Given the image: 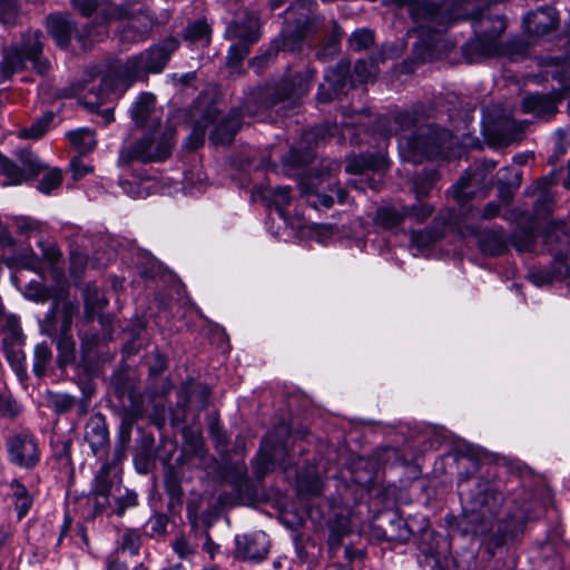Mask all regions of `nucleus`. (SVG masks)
I'll list each match as a JSON object with an SVG mask.
<instances>
[{
    "mask_svg": "<svg viewBox=\"0 0 570 570\" xmlns=\"http://www.w3.org/2000/svg\"><path fill=\"white\" fill-rule=\"evenodd\" d=\"M179 41L173 37L166 38L159 45L128 58L125 62L117 60L110 63L109 71L101 79L98 104H102L109 94L122 92L136 80L144 79L149 72H161L170 55L177 50Z\"/></svg>",
    "mask_w": 570,
    "mask_h": 570,
    "instance_id": "f257e3e1",
    "label": "nucleus"
},
{
    "mask_svg": "<svg viewBox=\"0 0 570 570\" xmlns=\"http://www.w3.org/2000/svg\"><path fill=\"white\" fill-rule=\"evenodd\" d=\"M394 120L402 131L415 128L411 134H403L399 138L401 153L412 163L441 156L450 146L452 135L449 130L432 125L416 126V119L411 112H399Z\"/></svg>",
    "mask_w": 570,
    "mask_h": 570,
    "instance_id": "f03ea898",
    "label": "nucleus"
},
{
    "mask_svg": "<svg viewBox=\"0 0 570 570\" xmlns=\"http://www.w3.org/2000/svg\"><path fill=\"white\" fill-rule=\"evenodd\" d=\"M174 129L171 127H157L148 129V132L137 142L124 147L119 161L128 164L131 160L142 163L160 161L170 155L174 145Z\"/></svg>",
    "mask_w": 570,
    "mask_h": 570,
    "instance_id": "7ed1b4c3",
    "label": "nucleus"
},
{
    "mask_svg": "<svg viewBox=\"0 0 570 570\" xmlns=\"http://www.w3.org/2000/svg\"><path fill=\"white\" fill-rule=\"evenodd\" d=\"M43 35L37 30L23 36L20 47L9 49L2 61V78L23 69L27 61L41 76L49 72L51 65L42 56Z\"/></svg>",
    "mask_w": 570,
    "mask_h": 570,
    "instance_id": "20e7f679",
    "label": "nucleus"
},
{
    "mask_svg": "<svg viewBox=\"0 0 570 570\" xmlns=\"http://www.w3.org/2000/svg\"><path fill=\"white\" fill-rule=\"evenodd\" d=\"M472 19L476 35V39L471 43L472 48L485 58L505 55L504 46L498 41L507 28L505 19L500 16L492 17L484 11L475 12Z\"/></svg>",
    "mask_w": 570,
    "mask_h": 570,
    "instance_id": "39448f33",
    "label": "nucleus"
},
{
    "mask_svg": "<svg viewBox=\"0 0 570 570\" xmlns=\"http://www.w3.org/2000/svg\"><path fill=\"white\" fill-rule=\"evenodd\" d=\"M6 448L9 462L20 469L32 470L40 462L41 450L38 440L28 430L10 433Z\"/></svg>",
    "mask_w": 570,
    "mask_h": 570,
    "instance_id": "423d86ee",
    "label": "nucleus"
},
{
    "mask_svg": "<svg viewBox=\"0 0 570 570\" xmlns=\"http://www.w3.org/2000/svg\"><path fill=\"white\" fill-rule=\"evenodd\" d=\"M47 166L29 149L17 153V161L2 156V186H18L27 183L39 174Z\"/></svg>",
    "mask_w": 570,
    "mask_h": 570,
    "instance_id": "0eeeda50",
    "label": "nucleus"
},
{
    "mask_svg": "<svg viewBox=\"0 0 570 570\" xmlns=\"http://www.w3.org/2000/svg\"><path fill=\"white\" fill-rule=\"evenodd\" d=\"M258 18L255 14H246L244 20H235L227 28V33L239 42L233 45L227 55V65L229 67L237 66L249 53V45L257 41L258 35Z\"/></svg>",
    "mask_w": 570,
    "mask_h": 570,
    "instance_id": "6e6552de",
    "label": "nucleus"
},
{
    "mask_svg": "<svg viewBox=\"0 0 570 570\" xmlns=\"http://www.w3.org/2000/svg\"><path fill=\"white\" fill-rule=\"evenodd\" d=\"M559 247L552 248L554 252L553 269L532 268L528 273V278L535 286L549 285L554 278L570 277V236L562 235L558 237Z\"/></svg>",
    "mask_w": 570,
    "mask_h": 570,
    "instance_id": "1a4fd4ad",
    "label": "nucleus"
},
{
    "mask_svg": "<svg viewBox=\"0 0 570 570\" xmlns=\"http://www.w3.org/2000/svg\"><path fill=\"white\" fill-rule=\"evenodd\" d=\"M464 501L463 494H461ZM503 494L495 483L487 482L485 484H478L475 493L465 499L470 507L464 508L470 514L471 521L476 520L474 514L480 515L481 520L487 517L493 515L503 503Z\"/></svg>",
    "mask_w": 570,
    "mask_h": 570,
    "instance_id": "9d476101",
    "label": "nucleus"
},
{
    "mask_svg": "<svg viewBox=\"0 0 570 570\" xmlns=\"http://www.w3.org/2000/svg\"><path fill=\"white\" fill-rule=\"evenodd\" d=\"M562 88L550 95L531 94L522 99V110L525 114H532L534 117H550L558 111L557 105L560 102L566 91L570 90V78H558Z\"/></svg>",
    "mask_w": 570,
    "mask_h": 570,
    "instance_id": "9b49d317",
    "label": "nucleus"
},
{
    "mask_svg": "<svg viewBox=\"0 0 570 570\" xmlns=\"http://www.w3.org/2000/svg\"><path fill=\"white\" fill-rule=\"evenodd\" d=\"M83 438L95 456L102 459L106 455L109 448V431L102 414L95 413L89 417Z\"/></svg>",
    "mask_w": 570,
    "mask_h": 570,
    "instance_id": "f8f14e48",
    "label": "nucleus"
},
{
    "mask_svg": "<svg viewBox=\"0 0 570 570\" xmlns=\"http://www.w3.org/2000/svg\"><path fill=\"white\" fill-rule=\"evenodd\" d=\"M268 550V538L262 531L236 537V553L244 560L261 561L267 556Z\"/></svg>",
    "mask_w": 570,
    "mask_h": 570,
    "instance_id": "ddd939ff",
    "label": "nucleus"
},
{
    "mask_svg": "<svg viewBox=\"0 0 570 570\" xmlns=\"http://www.w3.org/2000/svg\"><path fill=\"white\" fill-rule=\"evenodd\" d=\"M314 78V71H308L306 76H296L293 80H284L278 85L273 95L271 105L275 106L283 101H288L291 106L307 94L309 83Z\"/></svg>",
    "mask_w": 570,
    "mask_h": 570,
    "instance_id": "4468645a",
    "label": "nucleus"
},
{
    "mask_svg": "<svg viewBox=\"0 0 570 570\" xmlns=\"http://www.w3.org/2000/svg\"><path fill=\"white\" fill-rule=\"evenodd\" d=\"M131 118L142 129L161 127V111L156 108L155 96L142 94L131 108Z\"/></svg>",
    "mask_w": 570,
    "mask_h": 570,
    "instance_id": "2eb2a0df",
    "label": "nucleus"
},
{
    "mask_svg": "<svg viewBox=\"0 0 570 570\" xmlns=\"http://www.w3.org/2000/svg\"><path fill=\"white\" fill-rule=\"evenodd\" d=\"M350 66L338 63L335 68L326 70L324 82L318 87L317 99L321 102H328L337 97L346 86Z\"/></svg>",
    "mask_w": 570,
    "mask_h": 570,
    "instance_id": "dca6fc26",
    "label": "nucleus"
},
{
    "mask_svg": "<svg viewBox=\"0 0 570 570\" xmlns=\"http://www.w3.org/2000/svg\"><path fill=\"white\" fill-rule=\"evenodd\" d=\"M559 18L557 11L551 7H543L530 12L523 19L524 30L529 35L543 36L558 27Z\"/></svg>",
    "mask_w": 570,
    "mask_h": 570,
    "instance_id": "f3484780",
    "label": "nucleus"
},
{
    "mask_svg": "<svg viewBox=\"0 0 570 570\" xmlns=\"http://www.w3.org/2000/svg\"><path fill=\"white\" fill-rule=\"evenodd\" d=\"M387 160L381 153L353 156L347 159L345 170L354 175H363L368 170L383 171L386 169Z\"/></svg>",
    "mask_w": 570,
    "mask_h": 570,
    "instance_id": "a211bd4d",
    "label": "nucleus"
},
{
    "mask_svg": "<svg viewBox=\"0 0 570 570\" xmlns=\"http://www.w3.org/2000/svg\"><path fill=\"white\" fill-rule=\"evenodd\" d=\"M47 30L57 46L67 48L70 43L75 26L67 16L55 13L47 18Z\"/></svg>",
    "mask_w": 570,
    "mask_h": 570,
    "instance_id": "6ab92c4d",
    "label": "nucleus"
},
{
    "mask_svg": "<svg viewBox=\"0 0 570 570\" xmlns=\"http://www.w3.org/2000/svg\"><path fill=\"white\" fill-rule=\"evenodd\" d=\"M8 499L11 501L19 520L24 518L33 505V495L18 479H12L8 484Z\"/></svg>",
    "mask_w": 570,
    "mask_h": 570,
    "instance_id": "aec40b11",
    "label": "nucleus"
},
{
    "mask_svg": "<svg viewBox=\"0 0 570 570\" xmlns=\"http://www.w3.org/2000/svg\"><path fill=\"white\" fill-rule=\"evenodd\" d=\"M254 197L261 198L268 205H274L281 217L285 218L284 208L291 203V188L277 187L271 188L269 186H259L255 189Z\"/></svg>",
    "mask_w": 570,
    "mask_h": 570,
    "instance_id": "412c9836",
    "label": "nucleus"
},
{
    "mask_svg": "<svg viewBox=\"0 0 570 570\" xmlns=\"http://www.w3.org/2000/svg\"><path fill=\"white\" fill-rule=\"evenodd\" d=\"M240 127V111L232 110L230 114L223 118L210 135V139L215 144H229Z\"/></svg>",
    "mask_w": 570,
    "mask_h": 570,
    "instance_id": "4be33fe9",
    "label": "nucleus"
},
{
    "mask_svg": "<svg viewBox=\"0 0 570 570\" xmlns=\"http://www.w3.org/2000/svg\"><path fill=\"white\" fill-rule=\"evenodd\" d=\"M481 249L489 255H501L508 248V240L503 229L485 230L480 235Z\"/></svg>",
    "mask_w": 570,
    "mask_h": 570,
    "instance_id": "5701e85b",
    "label": "nucleus"
},
{
    "mask_svg": "<svg viewBox=\"0 0 570 570\" xmlns=\"http://www.w3.org/2000/svg\"><path fill=\"white\" fill-rule=\"evenodd\" d=\"M111 464L105 462L95 478L94 493L97 498V504L105 507L108 504V497L111 490V481L109 480Z\"/></svg>",
    "mask_w": 570,
    "mask_h": 570,
    "instance_id": "b1692460",
    "label": "nucleus"
},
{
    "mask_svg": "<svg viewBox=\"0 0 570 570\" xmlns=\"http://www.w3.org/2000/svg\"><path fill=\"white\" fill-rule=\"evenodd\" d=\"M67 137L71 145L77 148L80 154H87L96 147L95 134L89 128H78L69 131Z\"/></svg>",
    "mask_w": 570,
    "mask_h": 570,
    "instance_id": "393cba45",
    "label": "nucleus"
},
{
    "mask_svg": "<svg viewBox=\"0 0 570 570\" xmlns=\"http://www.w3.org/2000/svg\"><path fill=\"white\" fill-rule=\"evenodd\" d=\"M107 305V299L100 293L97 287H88L85 295V307H86V318L88 321L92 320L95 316H99L100 323H102V316L100 312Z\"/></svg>",
    "mask_w": 570,
    "mask_h": 570,
    "instance_id": "a878e982",
    "label": "nucleus"
},
{
    "mask_svg": "<svg viewBox=\"0 0 570 570\" xmlns=\"http://www.w3.org/2000/svg\"><path fill=\"white\" fill-rule=\"evenodd\" d=\"M405 219L404 207H381L376 212L375 222L383 228H394Z\"/></svg>",
    "mask_w": 570,
    "mask_h": 570,
    "instance_id": "bb28decb",
    "label": "nucleus"
},
{
    "mask_svg": "<svg viewBox=\"0 0 570 570\" xmlns=\"http://www.w3.org/2000/svg\"><path fill=\"white\" fill-rule=\"evenodd\" d=\"M185 39L200 46H206L210 41V28L206 21L197 20L187 27Z\"/></svg>",
    "mask_w": 570,
    "mask_h": 570,
    "instance_id": "cd10ccee",
    "label": "nucleus"
},
{
    "mask_svg": "<svg viewBox=\"0 0 570 570\" xmlns=\"http://www.w3.org/2000/svg\"><path fill=\"white\" fill-rule=\"evenodd\" d=\"M472 178L469 174L462 176L459 181L452 186L449 194L452 195L453 199L458 202L459 205L465 204L473 197L472 190Z\"/></svg>",
    "mask_w": 570,
    "mask_h": 570,
    "instance_id": "c85d7f7f",
    "label": "nucleus"
},
{
    "mask_svg": "<svg viewBox=\"0 0 570 570\" xmlns=\"http://www.w3.org/2000/svg\"><path fill=\"white\" fill-rule=\"evenodd\" d=\"M164 483L166 493L170 498V504H181L183 489L177 473L173 470H168L165 474Z\"/></svg>",
    "mask_w": 570,
    "mask_h": 570,
    "instance_id": "c756f323",
    "label": "nucleus"
},
{
    "mask_svg": "<svg viewBox=\"0 0 570 570\" xmlns=\"http://www.w3.org/2000/svg\"><path fill=\"white\" fill-rule=\"evenodd\" d=\"M438 180V174L433 170L424 171L417 175L413 181V188L417 198L425 197L430 194Z\"/></svg>",
    "mask_w": 570,
    "mask_h": 570,
    "instance_id": "7c9ffc66",
    "label": "nucleus"
},
{
    "mask_svg": "<svg viewBox=\"0 0 570 570\" xmlns=\"http://www.w3.org/2000/svg\"><path fill=\"white\" fill-rule=\"evenodd\" d=\"M323 487V480L317 474H299L297 478V488L301 492L317 495L322 492Z\"/></svg>",
    "mask_w": 570,
    "mask_h": 570,
    "instance_id": "2f4dec72",
    "label": "nucleus"
},
{
    "mask_svg": "<svg viewBox=\"0 0 570 570\" xmlns=\"http://www.w3.org/2000/svg\"><path fill=\"white\" fill-rule=\"evenodd\" d=\"M62 183V173L59 168H50L38 183L37 189L45 195H50L52 190L60 187Z\"/></svg>",
    "mask_w": 570,
    "mask_h": 570,
    "instance_id": "473e14b6",
    "label": "nucleus"
},
{
    "mask_svg": "<svg viewBox=\"0 0 570 570\" xmlns=\"http://www.w3.org/2000/svg\"><path fill=\"white\" fill-rule=\"evenodd\" d=\"M53 120V115L46 114L38 119L30 128L22 129L19 136L22 138L37 139L41 137L48 129L50 122Z\"/></svg>",
    "mask_w": 570,
    "mask_h": 570,
    "instance_id": "72a5a7b5",
    "label": "nucleus"
},
{
    "mask_svg": "<svg viewBox=\"0 0 570 570\" xmlns=\"http://www.w3.org/2000/svg\"><path fill=\"white\" fill-rule=\"evenodd\" d=\"M552 184V179L549 177L541 178L537 181L535 188L540 190V196L537 200V206L541 207L542 210L549 212L551 209L553 197L548 190L549 186Z\"/></svg>",
    "mask_w": 570,
    "mask_h": 570,
    "instance_id": "f704fd0d",
    "label": "nucleus"
},
{
    "mask_svg": "<svg viewBox=\"0 0 570 570\" xmlns=\"http://www.w3.org/2000/svg\"><path fill=\"white\" fill-rule=\"evenodd\" d=\"M374 41L372 31L367 29H360L354 31L350 37V47L355 51H361L368 48Z\"/></svg>",
    "mask_w": 570,
    "mask_h": 570,
    "instance_id": "c9c22d12",
    "label": "nucleus"
},
{
    "mask_svg": "<svg viewBox=\"0 0 570 570\" xmlns=\"http://www.w3.org/2000/svg\"><path fill=\"white\" fill-rule=\"evenodd\" d=\"M140 534L135 530H127L122 533L119 547L130 556H136L140 548Z\"/></svg>",
    "mask_w": 570,
    "mask_h": 570,
    "instance_id": "e433bc0d",
    "label": "nucleus"
},
{
    "mask_svg": "<svg viewBox=\"0 0 570 570\" xmlns=\"http://www.w3.org/2000/svg\"><path fill=\"white\" fill-rule=\"evenodd\" d=\"M520 186V176L514 173L512 179H508L505 176L499 178V197L502 203L509 204L512 198V189Z\"/></svg>",
    "mask_w": 570,
    "mask_h": 570,
    "instance_id": "4c0bfd02",
    "label": "nucleus"
},
{
    "mask_svg": "<svg viewBox=\"0 0 570 570\" xmlns=\"http://www.w3.org/2000/svg\"><path fill=\"white\" fill-rule=\"evenodd\" d=\"M405 218H412L417 223L425 222L433 213V207L428 204H416L411 207H405Z\"/></svg>",
    "mask_w": 570,
    "mask_h": 570,
    "instance_id": "58836bf2",
    "label": "nucleus"
},
{
    "mask_svg": "<svg viewBox=\"0 0 570 570\" xmlns=\"http://www.w3.org/2000/svg\"><path fill=\"white\" fill-rule=\"evenodd\" d=\"M435 239L436 237L433 232L428 229L417 230L413 232L411 237V244L417 249H424L430 247L435 242Z\"/></svg>",
    "mask_w": 570,
    "mask_h": 570,
    "instance_id": "ea45409f",
    "label": "nucleus"
},
{
    "mask_svg": "<svg viewBox=\"0 0 570 570\" xmlns=\"http://www.w3.org/2000/svg\"><path fill=\"white\" fill-rule=\"evenodd\" d=\"M510 242L519 252H527L533 247L534 238L531 232H521L513 234Z\"/></svg>",
    "mask_w": 570,
    "mask_h": 570,
    "instance_id": "a19ab883",
    "label": "nucleus"
},
{
    "mask_svg": "<svg viewBox=\"0 0 570 570\" xmlns=\"http://www.w3.org/2000/svg\"><path fill=\"white\" fill-rule=\"evenodd\" d=\"M7 360L18 376L24 374V354L21 350L8 351Z\"/></svg>",
    "mask_w": 570,
    "mask_h": 570,
    "instance_id": "79ce46f5",
    "label": "nucleus"
},
{
    "mask_svg": "<svg viewBox=\"0 0 570 570\" xmlns=\"http://www.w3.org/2000/svg\"><path fill=\"white\" fill-rule=\"evenodd\" d=\"M51 403L58 413H66L75 405V399L68 394H56L52 396Z\"/></svg>",
    "mask_w": 570,
    "mask_h": 570,
    "instance_id": "37998d69",
    "label": "nucleus"
},
{
    "mask_svg": "<svg viewBox=\"0 0 570 570\" xmlns=\"http://www.w3.org/2000/svg\"><path fill=\"white\" fill-rule=\"evenodd\" d=\"M57 345L61 352V356L66 360L71 358L75 351V341L69 334H60Z\"/></svg>",
    "mask_w": 570,
    "mask_h": 570,
    "instance_id": "c03bdc74",
    "label": "nucleus"
},
{
    "mask_svg": "<svg viewBox=\"0 0 570 570\" xmlns=\"http://www.w3.org/2000/svg\"><path fill=\"white\" fill-rule=\"evenodd\" d=\"M173 549L180 559H189L195 553L194 547L184 537L177 538L173 542Z\"/></svg>",
    "mask_w": 570,
    "mask_h": 570,
    "instance_id": "a18cd8bd",
    "label": "nucleus"
},
{
    "mask_svg": "<svg viewBox=\"0 0 570 570\" xmlns=\"http://www.w3.org/2000/svg\"><path fill=\"white\" fill-rule=\"evenodd\" d=\"M151 535H163L166 532L167 519L163 514L151 517L147 523Z\"/></svg>",
    "mask_w": 570,
    "mask_h": 570,
    "instance_id": "49530a36",
    "label": "nucleus"
},
{
    "mask_svg": "<svg viewBox=\"0 0 570 570\" xmlns=\"http://www.w3.org/2000/svg\"><path fill=\"white\" fill-rule=\"evenodd\" d=\"M117 515H122L126 509L137 504V494L132 491H126V494L117 499Z\"/></svg>",
    "mask_w": 570,
    "mask_h": 570,
    "instance_id": "de8ad7c7",
    "label": "nucleus"
},
{
    "mask_svg": "<svg viewBox=\"0 0 570 570\" xmlns=\"http://www.w3.org/2000/svg\"><path fill=\"white\" fill-rule=\"evenodd\" d=\"M76 312V307L73 306L72 303L70 302H66L63 303V306H62V314H63V318H62V323H61V327H60V334H69V331L71 328V322H72V316Z\"/></svg>",
    "mask_w": 570,
    "mask_h": 570,
    "instance_id": "09e8293b",
    "label": "nucleus"
},
{
    "mask_svg": "<svg viewBox=\"0 0 570 570\" xmlns=\"http://www.w3.org/2000/svg\"><path fill=\"white\" fill-rule=\"evenodd\" d=\"M21 412V405L11 397L2 395V416L14 417Z\"/></svg>",
    "mask_w": 570,
    "mask_h": 570,
    "instance_id": "8fccbe9b",
    "label": "nucleus"
},
{
    "mask_svg": "<svg viewBox=\"0 0 570 570\" xmlns=\"http://www.w3.org/2000/svg\"><path fill=\"white\" fill-rule=\"evenodd\" d=\"M394 523L397 525L399 532H397V534H392V533L387 534L386 533L387 538L390 540H397V541H402V542L407 541L411 537V531L409 530V528L399 518L395 521H392L391 525L393 527Z\"/></svg>",
    "mask_w": 570,
    "mask_h": 570,
    "instance_id": "3c124183",
    "label": "nucleus"
},
{
    "mask_svg": "<svg viewBox=\"0 0 570 570\" xmlns=\"http://www.w3.org/2000/svg\"><path fill=\"white\" fill-rule=\"evenodd\" d=\"M274 454L273 453H263L258 460V463L255 469V473L257 478H263L271 468Z\"/></svg>",
    "mask_w": 570,
    "mask_h": 570,
    "instance_id": "603ef678",
    "label": "nucleus"
},
{
    "mask_svg": "<svg viewBox=\"0 0 570 570\" xmlns=\"http://www.w3.org/2000/svg\"><path fill=\"white\" fill-rule=\"evenodd\" d=\"M70 169L72 171L73 178L77 180L81 179L91 171V168L83 164L79 158H75L70 161Z\"/></svg>",
    "mask_w": 570,
    "mask_h": 570,
    "instance_id": "864d4df0",
    "label": "nucleus"
},
{
    "mask_svg": "<svg viewBox=\"0 0 570 570\" xmlns=\"http://www.w3.org/2000/svg\"><path fill=\"white\" fill-rule=\"evenodd\" d=\"M75 9L82 16L88 17L96 10V0H72Z\"/></svg>",
    "mask_w": 570,
    "mask_h": 570,
    "instance_id": "5fc2aeb1",
    "label": "nucleus"
},
{
    "mask_svg": "<svg viewBox=\"0 0 570 570\" xmlns=\"http://www.w3.org/2000/svg\"><path fill=\"white\" fill-rule=\"evenodd\" d=\"M6 327L11 335L12 342L19 343L21 341L22 334H21V328H20L18 320H16L12 316L8 317L6 320Z\"/></svg>",
    "mask_w": 570,
    "mask_h": 570,
    "instance_id": "6e6d98bb",
    "label": "nucleus"
},
{
    "mask_svg": "<svg viewBox=\"0 0 570 570\" xmlns=\"http://www.w3.org/2000/svg\"><path fill=\"white\" fill-rule=\"evenodd\" d=\"M51 353L47 346H37L36 348V358L37 363L35 364V371L38 372L39 367H45L46 363L49 361Z\"/></svg>",
    "mask_w": 570,
    "mask_h": 570,
    "instance_id": "4d7b16f0",
    "label": "nucleus"
},
{
    "mask_svg": "<svg viewBox=\"0 0 570 570\" xmlns=\"http://www.w3.org/2000/svg\"><path fill=\"white\" fill-rule=\"evenodd\" d=\"M130 435H131L130 424L122 422L120 425L119 432H118L116 444L128 446V444L130 442Z\"/></svg>",
    "mask_w": 570,
    "mask_h": 570,
    "instance_id": "13d9d810",
    "label": "nucleus"
},
{
    "mask_svg": "<svg viewBox=\"0 0 570 570\" xmlns=\"http://www.w3.org/2000/svg\"><path fill=\"white\" fill-rule=\"evenodd\" d=\"M338 51V40L336 38H332L328 40L326 47L317 53L318 58H324L327 55H335Z\"/></svg>",
    "mask_w": 570,
    "mask_h": 570,
    "instance_id": "bf43d9fd",
    "label": "nucleus"
},
{
    "mask_svg": "<svg viewBox=\"0 0 570 570\" xmlns=\"http://www.w3.org/2000/svg\"><path fill=\"white\" fill-rule=\"evenodd\" d=\"M499 210H500L499 204H497L494 202H490L483 208L482 218L491 219V218L498 216Z\"/></svg>",
    "mask_w": 570,
    "mask_h": 570,
    "instance_id": "052dcab7",
    "label": "nucleus"
},
{
    "mask_svg": "<svg viewBox=\"0 0 570 570\" xmlns=\"http://www.w3.org/2000/svg\"><path fill=\"white\" fill-rule=\"evenodd\" d=\"M275 55L276 52H267L265 56L257 57L252 61V66L256 68L257 72H259L263 69L264 65L267 61H269Z\"/></svg>",
    "mask_w": 570,
    "mask_h": 570,
    "instance_id": "680f3d73",
    "label": "nucleus"
},
{
    "mask_svg": "<svg viewBox=\"0 0 570 570\" xmlns=\"http://www.w3.org/2000/svg\"><path fill=\"white\" fill-rule=\"evenodd\" d=\"M128 446L125 445H115L114 449V459L109 462L111 465L120 463L126 456V450Z\"/></svg>",
    "mask_w": 570,
    "mask_h": 570,
    "instance_id": "e2e57ef3",
    "label": "nucleus"
},
{
    "mask_svg": "<svg viewBox=\"0 0 570 570\" xmlns=\"http://www.w3.org/2000/svg\"><path fill=\"white\" fill-rule=\"evenodd\" d=\"M60 255V252L55 246L48 247L45 252V256L50 263H55L56 261H58Z\"/></svg>",
    "mask_w": 570,
    "mask_h": 570,
    "instance_id": "0e129e2a",
    "label": "nucleus"
},
{
    "mask_svg": "<svg viewBox=\"0 0 570 570\" xmlns=\"http://www.w3.org/2000/svg\"><path fill=\"white\" fill-rule=\"evenodd\" d=\"M204 549L212 556L214 557L215 552L218 550V546L213 542V540L210 539L209 534L207 533L206 534V541L204 543Z\"/></svg>",
    "mask_w": 570,
    "mask_h": 570,
    "instance_id": "69168bd1",
    "label": "nucleus"
},
{
    "mask_svg": "<svg viewBox=\"0 0 570 570\" xmlns=\"http://www.w3.org/2000/svg\"><path fill=\"white\" fill-rule=\"evenodd\" d=\"M107 570H127L124 563H120L111 558L107 559Z\"/></svg>",
    "mask_w": 570,
    "mask_h": 570,
    "instance_id": "338daca9",
    "label": "nucleus"
},
{
    "mask_svg": "<svg viewBox=\"0 0 570 570\" xmlns=\"http://www.w3.org/2000/svg\"><path fill=\"white\" fill-rule=\"evenodd\" d=\"M100 116H101L105 125H108L111 121H114V111L110 108H107V109L102 110Z\"/></svg>",
    "mask_w": 570,
    "mask_h": 570,
    "instance_id": "774afa93",
    "label": "nucleus"
}]
</instances>
